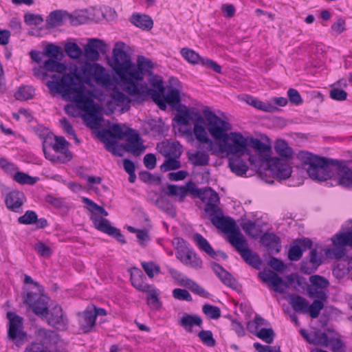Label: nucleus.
<instances>
[{
	"label": "nucleus",
	"mask_w": 352,
	"mask_h": 352,
	"mask_svg": "<svg viewBox=\"0 0 352 352\" xmlns=\"http://www.w3.org/2000/svg\"><path fill=\"white\" fill-rule=\"evenodd\" d=\"M129 21L135 26L144 30H150L153 26L152 19L146 14H141L139 13L133 14Z\"/></svg>",
	"instance_id": "473e14b6"
},
{
	"label": "nucleus",
	"mask_w": 352,
	"mask_h": 352,
	"mask_svg": "<svg viewBox=\"0 0 352 352\" xmlns=\"http://www.w3.org/2000/svg\"><path fill=\"white\" fill-rule=\"evenodd\" d=\"M74 101L79 109L87 113V116L84 117L87 126L91 129L98 128L100 124L101 118L97 115L98 106L94 102L93 92L88 94L87 91H83L75 98Z\"/></svg>",
	"instance_id": "1a4fd4ad"
},
{
	"label": "nucleus",
	"mask_w": 352,
	"mask_h": 352,
	"mask_svg": "<svg viewBox=\"0 0 352 352\" xmlns=\"http://www.w3.org/2000/svg\"><path fill=\"white\" fill-rule=\"evenodd\" d=\"M108 52V45L100 38H89L84 47V56L87 60L96 62L100 58V53L104 55Z\"/></svg>",
	"instance_id": "4468645a"
},
{
	"label": "nucleus",
	"mask_w": 352,
	"mask_h": 352,
	"mask_svg": "<svg viewBox=\"0 0 352 352\" xmlns=\"http://www.w3.org/2000/svg\"><path fill=\"white\" fill-rule=\"evenodd\" d=\"M122 147L126 152L131 153L136 157L142 155L146 149L140 134L133 129H129L126 143Z\"/></svg>",
	"instance_id": "f3484780"
},
{
	"label": "nucleus",
	"mask_w": 352,
	"mask_h": 352,
	"mask_svg": "<svg viewBox=\"0 0 352 352\" xmlns=\"http://www.w3.org/2000/svg\"><path fill=\"white\" fill-rule=\"evenodd\" d=\"M256 337L263 340L267 344H272L275 337V333L272 328H262L256 333Z\"/></svg>",
	"instance_id": "864d4df0"
},
{
	"label": "nucleus",
	"mask_w": 352,
	"mask_h": 352,
	"mask_svg": "<svg viewBox=\"0 0 352 352\" xmlns=\"http://www.w3.org/2000/svg\"><path fill=\"white\" fill-rule=\"evenodd\" d=\"M186 188L187 193L190 192L192 195L199 197L206 204L204 207V215L210 219L211 223L217 228L230 218V217L223 215V210L219 206L220 203L219 195L211 188L200 189L197 188L193 182H189Z\"/></svg>",
	"instance_id": "39448f33"
},
{
	"label": "nucleus",
	"mask_w": 352,
	"mask_h": 352,
	"mask_svg": "<svg viewBox=\"0 0 352 352\" xmlns=\"http://www.w3.org/2000/svg\"><path fill=\"white\" fill-rule=\"evenodd\" d=\"M217 229L228 234L227 240L240 253L246 263L256 270L261 268L262 265L261 258L258 254L249 249L246 239L232 218H229Z\"/></svg>",
	"instance_id": "20e7f679"
},
{
	"label": "nucleus",
	"mask_w": 352,
	"mask_h": 352,
	"mask_svg": "<svg viewBox=\"0 0 352 352\" xmlns=\"http://www.w3.org/2000/svg\"><path fill=\"white\" fill-rule=\"evenodd\" d=\"M37 220V214L33 210H27L25 214L18 218V222L21 224L30 225Z\"/></svg>",
	"instance_id": "4d7b16f0"
},
{
	"label": "nucleus",
	"mask_w": 352,
	"mask_h": 352,
	"mask_svg": "<svg viewBox=\"0 0 352 352\" xmlns=\"http://www.w3.org/2000/svg\"><path fill=\"white\" fill-rule=\"evenodd\" d=\"M289 303L296 312L301 314L307 313L309 302L301 296L298 294H289Z\"/></svg>",
	"instance_id": "f704fd0d"
},
{
	"label": "nucleus",
	"mask_w": 352,
	"mask_h": 352,
	"mask_svg": "<svg viewBox=\"0 0 352 352\" xmlns=\"http://www.w3.org/2000/svg\"><path fill=\"white\" fill-rule=\"evenodd\" d=\"M34 250L43 257L48 258L52 254V249L42 241H38L34 245Z\"/></svg>",
	"instance_id": "0e129e2a"
},
{
	"label": "nucleus",
	"mask_w": 352,
	"mask_h": 352,
	"mask_svg": "<svg viewBox=\"0 0 352 352\" xmlns=\"http://www.w3.org/2000/svg\"><path fill=\"white\" fill-rule=\"evenodd\" d=\"M221 152H226L228 155H243L248 146V139L238 132L227 133V137L221 140L219 145Z\"/></svg>",
	"instance_id": "9b49d317"
},
{
	"label": "nucleus",
	"mask_w": 352,
	"mask_h": 352,
	"mask_svg": "<svg viewBox=\"0 0 352 352\" xmlns=\"http://www.w3.org/2000/svg\"><path fill=\"white\" fill-rule=\"evenodd\" d=\"M204 124H206L207 129L211 136L216 140H221L227 137V133L232 129L230 123L222 120L208 107L204 109L203 111Z\"/></svg>",
	"instance_id": "9d476101"
},
{
	"label": "nucleus",
	"mask_w": 352,
	"mask_h": 352,
	"mask_svg": "<svg viewBox=\"0 0 352 352\" xmlns=\"http://www.w3.org/2000/svg\"><path fill=\"white\" fill-rule=\"evenodd\" d=\"M110 97L118 107H122V110L128 111L131 100L119 89L115 87L110 94Z\"/></svg>",
	"instance_id": "e433bc0d"
},
{
	"label": "nucleus",
	"mask_w": 352,
	"mask_h": 352,
	"mask_svg": "<svg viewBox=\"0 0 352 352\" xmlns=\"http://www.w3.org/2000/svg\"><path fill=\"white\" fill-rule=\"evenodd\" d=\"M13 179L14 181L21 184H29L33 185L34 184L38 179V177H33L29 175L27 173L23 172H16L14 176Z\"/></svg>",
	"instance_id": "09e8293b"
},
{
	"label": "nucleus",
	"mask_w": 352,
	"mask_h": 352,
	"mask_svg": "<svg viewBox=\"0 0 352 352\" xmlns=\"http://www.w3.org/2000/svg\"><path fill=\"white\" fill-rule=\"evenodd\" d=\"M147 304L154 309H158L161 307V302L158 298L157 294L156 293L155 289L151 290L148 289V292H147Z\"/></svg>",
	"instance_id": "052dcab7"
},
{
	"label": "nucleus",
	"mask_w": 352,
	"mask_h": 352,
	"mask_svg": "<svg viewBox=\"0 0 352 352\" xmlns=\"http://www.w3.org/2000/svg\"><path fill=\"white\" fill-rule=\"evenodd\" d=\"M7 318L9 320L8 337L19 346L26 336V333L23 331V318L12 311L7 313Z\"/></svg>",
	"instance_id": "ddd939ff"
},
{
	"label": "nucleus",
	"mask_w": 352,
	"mask_h": 352,
	"mask_svg": "<svg viewBox=\"0 0 352 352\" xmlns=\"http://www.w3.org/2000/svg\"><path fill=\"white\" fill-rule=\"evenodd\" d=\"M160 152L165 157H180L182 146L179 142H168L162 144Z\"/></svg>",
	"instance_id": "72a5a7b5"
},
{
	"label": "nucleus",
	"mask_w": 352,
	"mask_h": 352,
	"mask_svg": "<svg viewBox=\"0 0 352 352\" xmlns=\"http://www.w3.org/2000/svg\"><path fill=\"white\" fill-rule=\"evenodd\" d=\"M34 94V90L30 86H21L19 88L14 96L19 100H28L32 99Z\"/></svg>",
	"instance_id": "49530a36"
},
{
	"label": "nucleus",
	"mask_w": 352,
	"mask_h": 352,
	"mask_svg": "<svg viewBox=\"0 0 352 352\" xmlns=\"http://www.w3.org/2000/svg\"><path fill=\"white\" fill-rule=\"evenodd\" d=\"M204 314L212 319H218L221 316V311L218 307L206 304L202 307Z\"/></svg>",
	"instance_id": "13d9d810"
},
{
	"label": "nucleus",
	"mask_w": 352,
	"mask_h": 352,
	"mask_svg": "<svg viewBox=\"0 0 352 352\" xmlns=\"http://www.w3.org/2000/svg\"><path fill=\"white\" fill-rule=\"evenodd\" d=\"M258 276L264 283H270L274 287V291L279 294L284 293L289 285H292L294 289L298 292L304 290L307 285L305 278L297 274L288 275L287 276L288 282L284 281L272 270L260 272Z\"/></svg>",
	"instance_id": "0eeeda50"
},
{
	"label": "nucleus",
	"mask_w": 352,
	"mask_h": 352,
	"mask_svg": "<svg viewBox=\"0 0 352 352\" xmlns=\"http://www.w3.org/2000/svg\"><path fill=\"white\" fill-rule=\"evenodd\" d=\"M69 13L65 11L55 10L52 12L46 20L47 28H53L65 23H68Z\"/></svg>",
	"instance_id": "c756f323"
},
{
	"label": "nucleus",
	"mask_w": 352,
	"mask_h": 352,
	"mask_svg": "<svg viewBox=\"0 0 352 352\" xmlns=\"http://www.w3.org/2000/svg\"><path fill=\"white\" fill-rule=\"evenodd\" d=\"M260 243L267 248L270 254H276L280 251V239L273 233H265L261 236Z\"/></svg>",
	"instance_id": "bb28decb"
},
{
	"label": "nucleus",
	"mask_w": 352,
	"mask_h": 352,
	"mask_svg": "<svg viewBox=\"0 0 352 352\" xmlns=\"http://www.w3.org/2000/svg\"><path fill=\"white\" fill-rule=\"evenodd\" d=\"M98 137L101 142L104 143L107 151L111 152L114 155L122 156L121 148L117 145L116 140H111V133L108 129H103L98 133Z\"/></svg>",
	"instance_id": "393cba45"
},
{
	"label": "nucleus",
	"mask_w": 352,
	"mask_h": 352,
	"mask_svg": "<svg viewBox=\"0 0 352 352\" xmlns=\"http://www.w3.org/2000/svg\"><path fill=\"white\" fill-rule=\"evenodd\" d=\"M333 247L326 251L327 255L340 259L346 253V246L352 247V231L340 232L332 237Z\"/></svg>",
	"instance_id": "f8f14e48"
},
{
	"label": "nucleus",
	"mask_w": 352,
	"mask_h": 352,
	"mask_svg": "<svg viewBox=\"0 0 352 352\" xmlns=\"http://www.w3.org/2000/svg\"><path fill=\"white\" fill-rule=\"evenodd\" d=\"M82 74H80V83L85 86V84L91 85V80L104 88H109L113 84L110 74L105 68L97 63L86 62L81 68Z\"/></svg>",
	"instance_id": "6e6552de"
},
{
	"label": "nucleus",
	"mask_w": 352,
	"mask_h": 352,
	"mask_svg": "<svg viewBox=\"0 0 352 352\" xmlns=\"http://www.w3.org/2000/svg\"><path fill=\"white\" fill-rule=\"evenodd\" d=\"M182 263L195 270L201 269L203 264L201 259L192 250H188V255L185 259L182 258Z\"/></svg>",
	"instance_id": "37998d69"
},
{
	"label": "nucleus",
	"mask_w": 352,
	"mask_h": 352,
	"mask_svg": "<svg viewBox=\"0 0 352 352\" xmlns=\"http://www.w3.org/2000/svg\"><path fill=\"white\" fill-rule=\"evenodd\" d=\"M36 336L40 342L38 344L43 345L46 350L56 344L58 340V335L55 331L43 328L37 330Z\"/></svg>",
	"instance_id": "5701e85b"
},
{
	"label": "nucleus",
	"mask_w": 352,
	"mask_h": 352,
	"mask_svg": "<svg viewBox=\"0 0 352 352\" xmlns=\"http://www.w3.org/2000/svg\"><path fill=\"white\" fill-rule=\"evenodd\" d=\"M195 241L200 250L207 253L212 258L217 259V253L213 250L208 241L200 234L194 235Z\"/></svg>",
	"instance_id": "58836bf2"
},
{
	"label": "nucleus",
	"mask_w": 352,
	"mask_h": 352,
	"mask_svg": "<svg viewBox=\"0 0 352 352\" xmlns=\"http://www.w3.org/2000/svg\"><path fill=\"white\" fill-rule=\"evenodd\" d=\"M25 302L36 315L44 316L45 314H47L48 307L45 296L29 292L27 294Z\"/></svg>",
	"instance_id": "aec40b11"
},
{
	"label": "nucleus",
	"mask_w": 352,
	"mask_h": 352,
	"mask_svg": "<svg viewBox=\"0 0 352 352\" xmlns=\"http://www.w3.org/2000/svg\"><path fill=\"white\" fill-rule=\"evenodd\" d=\"M269 168L272 174L280 179H285L290 177L292 168L282 160L274 157L269 160Z\"/></svg>",
	"instance_id": "4be33fe9"
},
{
	"label": "nucleus",
	"mask_w": 352,
	"mask_h": 352,
	"mask_svg": "<svg viewBox=\"0 0 352 352\" xmlns=\"http://www.w3.org/2000/svg\"><path fill=\"white\" fill-rule=\"evenodd\" d=\"M324 306V303L322 300H314L311 305H308L307 313H309L312 318H316L318 317L320 311L323 309Z\"/></svg>",
	"instance_id": "6e6d98bb"
},
{
	"label": "nucleus",
	"mask_w": 352,
	"mask_h": 352,
	"mask_svg": "<svg viewBox=\"0 0 352 352\" xmlns=\"http://www.w3.org/2000/svg\"><path fill=\"white\" fill-rule=\"evenodd\" d=\"M179 113L174 118V120L182 126H186L190 121L193 122L194 126L192 132L191 129H188L183 133L186 135H191L193 133L196 140L199 143L198 148L201 151H197L188 155V160L195 166H204L209 163L210 157L207 154L213 148V142L207 134L206 128L202 124L204 120L198 111L186 109L184 110H178Z\"/></svg>",
	"instance_id": "f03ea898"
},
{
	"label": "nucleus",
	"mask_w": 352,
	"mask_h": 352,
	"mask_svg": "<svg viewBox=\"0 0 352 352\" xmlns=\"http://www.w3.org/2000/svg\"><path fill=\"white\" fill-rule=\"evenodd\" d=\"M146 277L141 270L134 267L131 272V281L134 287L138 290L147 292L151 286L144 280Z\"/></svg>",
	"instance_id": "7c9ffc66"
},
{
	"label": "nucleus",
	"mask_w": 352,
	"mask_h": 352,
	"mask_svg": "<svg viewBox=\"0 0 352 352\" xmlns=\"http://www.w3.org/2000/svg\"><path fill=\"white\" fill-rule=\"evenodd\" d=\"M78 321L80 328L84 333L89 332L96 323V319L94 315L92 314V311L87 310L78 314Z\"/></svg>",
	"instance_id": "c9c22d12"
},
{
	"label": "nucleus",
	"mask_w": 352,
	"mask_h": 352,
	"mask_svg": "<svg viewBox=\"0 0 352 352\" xmlns=\"http://www.w3.org/2000/svg\"><path fill=\"white\" fill-rule=\"evenodd\" d=\"M228 167L233 173L240 177L245 175L249 169L248 164L239 155H234L229 157Z\"/></svg>",
	"instance_id": "cd10ccee"
},
{
	"label": "nucleus",
	"mask_w": 352,
	"mask_h": 352,
	"mask_svg": "<svg viewBox=\"0 0 352 352\" xmlns=\"http://www.w3.org/2000/svg\"><path fill=\"white\" fill-rule=\"evenodd\" d=\"M165 162L160 166L162 172H168L171 170H177L181 167V163L177 159L179 157H166Z\"/></svg>",
	"instance_id": "3c124183"
},
{
	"label": "nucleus",
	"mask_w": 352,
	"mask_h": 352,
	"mask_svg": "<svg viewBox=\"0 0 352 352\" xmlns=\"http://www.w3.org/2000/svg\"><path fill=\"white\" fill-rule=\"evenodd\" d=\"M82 201L84 204L87 205V209L91 212V214L90 216V219H91V217L93 215L98 216V214H100V212L103 210V207L100 206L98 204H96L95 202H94L92 200L89 199L87 197H82Z\"/></svg>",
	"instance_id": "bf43d9fd"
},
{
	"label": "nucleus",
	"mask_w": 352,
	"mask_h": 352,
	"mask_svg": "<svg viewBox=\"0 0 352 352\" xmlns=\"http://www.w3.org/2000/svg\"><path fill=\"white\" fill-rule=\"evenodd\" d=\"M166 195L168 196H177L179 201L182 202L184 197L187 195V190L184 186H177L175 184H168L167 186Z\"/></svg>",
	"instance_id": "a18cd8bd"
},
{
	"label": "nucleus",
	"mask_w": 352,
	"mask_h": 352,
	"mask_svg": "<svg viewBox=\"0 0 352 352\" xmlns=\"http://www.w3.org/2000/svg\"><path fill=\"white\" fill-rule=\"evenodd\" d=\"M202 318L195 314L185 313L179 321V324L184 328L188 332L192 333L194 326L201 327L202 325Z\"/></svg>",
	"instance_id": "2f4dec72"
},
{
	"label": "nucleus",
	"mask_w": 352,
	"mask_h": 352,
	"mask_svg": "<svg viewBox=\"0 0 352 352\" xmlns=\"http://www.w3.org/2000/svg\"><path fill=\"white\" fill-rule=\"evenodd\" d=\"M155 205L171 217L176 216V210L173 204L166 197H160L155 201Z\"/></svg>",
	"instance_id": "a19ab883"
},
{
	"label": "nucleus",
	"mask_w": 352,
	"mask_h": 352,
	"mask_svg": "<svg viewBox=\"0 0 352 352\" xmlns=\"http://www.w3.org/2000/svg\"><path fill=\"white\" fill-rule=\"evenodd\" d=\"M142 267L149 278H153L155 273L158 274L160 272V266L154 262H142Z\"/></svg>",
	"instance_id": "680f3d73"
},
{
	"label": "nucleus",
	"mask_w": 352,
	"mask_h": 352,
	"mask_svg": "<svg viewBox=\"0 0 352 352\" xmlns=\"http://www.w3.org/2000/svg\"><path fill=\"white\" fill-rule=\"evenodd\" d=\"M322 263V256L316 249L310 251L307 257L302 261L300 270L302 272L311 274L314 273Z\"/></svg>",
	"instance_id": "412c9836"
},
{
	"label": "nucleus",
	"mask_w": 352,
	"mask_h": 352,
	"mask_svg": "<svg viewBox=\"0 0 352 352\" xmlns=\"http://www.w3.org/2000/svg\"><path fill=\"white\" fill-rule=\"evenodd\" d=\"M65 51L72 58H78L82 55V50L76 43H68L65 45Z\"/></svg>",
	"instance_id": "603ef678"
},
{
	"label": "nucleus",
	"mask_w": 352,
	"mask_h": 352,
	"mask_svg": "<svg viewBox=\"0 0 352 352\" xmlns=\"http://www.w3.org/2000/svg\"><path fill=\"white\" fill-rule=\"evenodd\" d=\"M47 323L59 330H65L67 329L68 320L63 314L60 306L56 305L51 310L47 309V314H45L44 316Z\"/></svg>",
	"instance_id": "6ab92c4d"
},
{
	"label": "nucleus",
	"mask_w": 352,
	"mask_h": 352,
	"mask_svg": "<svg viewBox=\"0 0 352 352\" xmlns=\"http://www.w3.org/2000/svg\"><path fill=\"white\" fill-rule=\"evenodd\" d=\"M135 94H130L129 96L133 97V100L139 104L142 103L146 100V98L151 96L153 100L158 105L159 108L162 110L166 109L167 103L164 99V94H160L158 91L155 89L148 88V87L140 86L139 91Z\"/></svg>",
	"instance_id": "2eb2a0df"
},
{
	"label": "nucleus",
	"mask_w": 352,
	"mask_h": 352,
	"mask_svg": "<svg viewBox=\"0 0 352 352\" xmlns=\"http://www.w3.org/2000/svg\"><path fill=\"white\" fill-rule=\"evenodd\" d=\"M274 149L276 153L283 157L287 159L292 157L293 151L284 140H278L276 142Z\"/></svg>",
	"instance_id": "79ce46f5"
},
{
	"label": "nucleus",
	"mask_w": 352,
	"mask_h": 352,
	"mask_svg": "<svg viewBox=\"0 0 352 352\" xmlns=\"http://www.w3.org/2000/svg\"><path fill=\"white\" fill-rule=\"evenodd\" d=\"M51 78L54 80H49L46 85L51 92L60 94L64 98L74 100L82 92L87 91L91 94V90L87 89L86 87L80 83V73L76 70L69 73L59 75L53 74Z\"/></svg>",
	"instance_id": "423d86ee"
},
{
	"label": "nucleus",
	"mask_w": 352,
	"mask_h": 352,
	"mask_svg": "<svg viewBox=\"0 0 352 352\" xmlns=\"http://www.w3.org/2000/svg\"><path fill=\"white\" fill-rule=\"evenodd\" d=\"M91 221L98 230L113 236L122 244L126 243L125 238L120 230L111 226L107 219L94 214L91 217Z\"/></svg>",
	"instance_id": "a211bd4d"
},
{
	"label": "nucleus",
	"mask_w": 352,
	"mask_h": 352,
	"mask_svg": "<svg viewBox=\"0 0 352 352\" xmlns=\"http://www.w3.org/2000/svg\"><path fill=\"white\" fill-rule=\"evenodd\" d=\"M55 142L50 143V146L56 153H60L63 155L65 162L69 161L72 158V153L69 151L68 146L69 143L65 140L63 136H55Z\"/></svg>",
	"instance_id": "c85d7f7f"
},
{
	"label": "nucleus",
	"mask_w": 352,
	"mask_h": 352,
	"mask_svg": "<svg viewBox=\"0 0 352 352\" xmlns=\"http://www.w3.org/2000/svg\"><path fill=\"white\" fill-rule=\"evenodd\" d=\"M45 55L52 59H61L63 52L61 48L52 43L48 44L45 48Z\"/></svg>",
	"instance_id": "8fccbe9b"
},
{
	"label": "nucleus",
	"mask_w": 352,
	"mask_h": 352,
	"mask_svg": "<svg viewBox=\"0 0 352 352\" xmlns=\"http://www.w3.org/2000/svg\"><path fill=\"white\" fill-rule=\"evenodd\" d=\"M297 158L303 166H307V173L314 181H326L336 175L338 182L343 173H349L346 161L320 157L305 151H299Z\"/></svg>",
	"instance_id": "7ed1b4c3"
},
{
	"label": "nucleus",
	"mask_w": 352,
	"mask_h": 352,
	"mask_svg": "<svg viewBox=\"0 0 352 352\" xmlns=\"http://www.w3.org/2000/svg\"><path fill=\"white\" fill-rule=\"evenodd\" d=\"M248 102L254 107L265 112H273L278 110L276 106L269 102H264L253 97H250Z\"/></svg>",
	"instance_id": "c03bdc74"
},
{
	"label": "nucleus",
	"mask_w": 352,
	"mask_h": 352,
	"mask_svg": "<svg viewBox=\"0 0 352 352\" xmlns=\"http://www.w3.org/2000/svg\"><path fill=\"white\" fill-rule=\"evenodd\" d=\"M173 296L179 300H185L191 302L192 300L190 294L186 290L180 288H176L173 290Z\"/></svg>",
	"instance_id": "69168bd1"
},
{
	"label": "nucleus",
	"mask_w": 352,
	"mask_h": 352,
	"mask_svg": "<svg viewBox=\"0 0 352 352\" xmlns=\"http://www.w3.org/2000/svg\"><path fill=\"white\" fill-rule=\"evenodd\" d=\"M26 198L23 192L18 190H13L9 192L5 199L7 208L13 212H19L21 206L25 201Z\"/></svg>",
	"instance_id": "b1692460"
},
{
	"label": "nucleus",
	"mask_w": 352,
	"mask_h": 352,
	"mask_svg": "<svg viewBox=\"0 0 352 352\" xmlns=\"http://www.w3.org/2000/svg\"><path fill=\"white\" fill-rule=\"evenodd\" d=\"M24 21L29 25H38L43 21V19L40 14L27 12L24 14Z\"/></svg>",
	"instance_id": "338daca9"
},
{
	"label": "nucleus",
	"mask_w": 352,
	"mask_h": 352,
	"mask_svg": "<svg viewBox=\"0 0 352 352\" xmlns=\"http://www.w3.org/2000/svg\"><path fill=\"white\" fill-rule=\"evenodd\" d=\"M254 347L258 352H281L280 346L263 345L259 342H255Z\"/></svg>",
	"instance_id": "774afa93"
},
{
	"label": "nucleus",
	"mask_w": 352,
	"mask_h": 352,
	"mask_svg": "<svg viewBox=\"0 0 352 352\" xmlns=\"http://www.w3.org/2000/svg\"><path fill=\"white\" fill-rule=\"evenodd\" d=\"M129 49L125 43L116 42L112 50V57L108 60L109 65L122 82L128 94L137 93L140 86L148 87L146 82H140L144 79V72L150 73L153 67V62L144 56H138L135 65L128 54Z\"/></svg>",
	"instance_id": "f257e3e1"
},
{
	"label": "nucleus",
	"mask_w": 352,
	"mask_h": 352,
	"mask_svg": "<svg viewBox=\"0 0 352 352\" xmlns=\"http://www.w3.org/2000/svg\"><path fill=\"white\" fill-rule=\"evenodd\" d=\"M164 97L166 102L173 107L179 104L181 102L179 91L175 88L171 87Z\"/></svg>",
	"instance_id": "de8ad7c7"
},
{
	"label": "nucleus",
	"mask_w": 352,
	"mask_h": 352,
	"mask_svg": "<svg viewBox=\"0 0 352 352\" xmlns=\"http://www.w3.org/2000/svg\"><path fill=\"white\" fill-rule=\"evenodd\" d=\"M210 265L214 272L224 285L231 287L232 289H236L238 283L230 272L226 271L221 265L215 262H212Z\"/></svg>",
	"instance_id": "a878e982"
},
{
	"label": "nucleus",
	"mask_w": 352,
	"mask_h": 352,
	"mask_svg": "<svg viewBox=\"0 0 352 352\" xmlns=\"http://www.w3.org/2000/svg\"><path fill=\"white\" fill-rule=\"evenodd\" d=\"M198 336L205 345L210 347L215 346L216 341L211 331L201 330L199 332Z\"/></svg>",
	"instance_id": "5fc2aeb1"
},
{
	"label": "nucleus",
	"mask_w": 352,
	"mask_h": 352,
	"mask_svg": "<svg viewBox=\"0 0 352 352\" xmlns=\"http://www.w3.org/2000/svg\"><path fill=\"white\" fill-rule=\"evenodd\" d=\"M181 54L185 60L192 64H201L202 65L212 69L218 74L221 73V67L214 60L209 58H201L199 54L188 47L181 50Z\"/></svg>",
	"instance_id": "dca6fc26"
},
{
	"label": "nucleus",
	"mask_w": 352,
	"mask_h": 352,
	"mask_svg": "<svg viewBox=\"0 0 352 352\" xmlns=\"http://www.w3.org/2000/svg\"><path fill=\"white\" fill-rule=\"evenodd\" d=\"M130 128H127L125 131H123L121 126L118 124H114L109 130L111 133L112 138L123 140L124 138H128V132Z\"/></svg>",
	"instance_id": "e2e57ef3"
},
{
	"label": "nucleus",
	"mask_w": 352,
	"mask_h": 352,
	"mask_svg": "<svg viewBox=\"0 0 352 352\" xmlns=\"http://www.w3.org/2000/svg\"><path fill=\"white\" fill-rule=\"evenodd\" d=\"M58 59L49 58L43 63V68L47 72L63 74L66 72L67 67L64 63L58 61Z\"/></svg>",
	"instance_id": "ea45409f"
},
{
	"label": "nucleus",
	"mask_w": 352,
	"mask_h": 352,
	"mask_svg": "<svg viewBox=\"0 0 352 352\" xmlns=\"http://www.w3.org/2000/svg\"><path fill=\"white\" fill-rule=\"evenodd\" d=\"M248 146L253 148L261 156L264 157H270L271 153V148L266 145L259 139L252 138L248 140Z\"/></svg>",
	"instance_id": "4c0bfd02"
}]
</instances>
